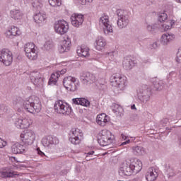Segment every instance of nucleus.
I'll return each instance as SVG.
<instances>
[{
	"label": "nucleus",
	"instance_id": "obj_1",
	"mask_svg": "<svg viewBox=\"0 0 181 181\" xmlns=\"http://www.w3.org/2000/svg\"><path fill=\"white\" fill-rule=\"evenodd\" d=\"M114 135L107 129L102 130L98 136V142L101 146H107L114 142Z\"/></svg>",
	"mask_w": 181,
	"mask_h": 181
},
{
	"label": "nucleus",
	"instance_id": "obj_2",
	"mask_svg": "<svg viewBox=\"0 0 181 181\" xmlns=\"http://www.w3.org/2000/svg\"><path fill=\"white\" fill-rule=\"evenodd\" d=\"M54 110L57 114H62V115H70L73 110L71 107L67 103H63L62 100H58L54 105Z\"/></svg>",
	"mask_w": 181,
	"mask_h": 181
},
{
	"label": "nucleus",
	"instance_id": "obj_3",
	"mask_svg": "<svg viewBox=\"0 0 181 181\" xmlns=\"http://www.w3.org/2000/svg\"><path fill=\"white\" fill-rule=\"evenodd\" d=\"M24 52L25 56L30 60H36L37 59V51L36 50V45L33 42H28L24 46Z\"/></svg>",
	"mask_w": 181,
	"mask_h": 181
},
{
	"label": "nucleus",
	"instance_id": "obj_4",
	"mask_svg": "<svg viewBox=\"0 0 181 181\" xmlns=\"http://www.w3.org/2000/svg\"><path fill=\"white\" fill-rule=\"evenodd\" d=\"M20 136L22 142L25 145V146H28V145H32L36 138L35 132L30 129L25 130Z\"/></svg>",
	"mask_w": 181,
	"mask_h": 181
},
{
	"label": "nucleus",
	"instance_id": "obj_5",
	"mask_svg": "<svg viewBox=\"0 0 181 181\" xmlns=\"http://www.w3.org/2000/svg\"><path fill=\"white\" fill-rule=\"evenodd\" d=\"M110 84L112 87H118L120 90H124L127 86V80L119 75L114 74L110 77Z\"/></svg>",
	"mask_w": 181,
	"mask_h": 181
},
{
	"label": "nucleus",
	"instance_id": "obj_6",
	"mask_svg": "<svg viewBox=\"0 0 181 181\" xmlns=\"http://www.w3.org/2000/svg\"><path fill=\"white\" fill-rule=\"evenodd\" d=\"M99 25L103 28L105 35L112 33V25L110 24V17L108 16H102L99 19Z\"/></svg>",
	"mask_w": 181,
	"mask_h": 181
},
{
	"label": "nucleus",
	"instance_id": "obj_7",
	"mask_svg": "<svg viewBox=\"0 0 181 181\" xmlns=\"http://www.w3.org/2000/svg\"><path fill=\"white\" fill-rule=\"evenodd\" d=\"M0 62L4 64L5 66H11L13 62L12 52L6 49H3L0 51Z\"/></svg>",
	"mask_w": 181,
	"mask_h": 181
},
{
	"label": "nucleus",
	"instance_id": "obj_8",
	"mask_svg": "<svg viewBox=\"0 0 181 181\" xmlns=\"http://www.w3.org/2000/svg\"><path fill=\"white\" fill-rule=\"evenodd\" d=\"M137 95L139 100L146 104L151 100V91L146 86H141L137 90Z\"/></svg>",
	"mask_w": 181,
	"mask_h": 181
},
{
	"label": "nucleus",
	"instance_id": "obj_9",
	"mask_svg": "<svg viewBox=\"0 0 181 181\" xmlns=\"http://www.w3.org/2000/svg\"><path fill=\"white\" fill-rule=\"evenodd\" d=\"M76 81H77V79L75 77L68 76L64 78L63 84L68 91H76L77 90Z\"/></svg>",
	"mask_w": 181,
	"mask_h": 181
},
{
	"label": "nucleus",
	"instance_id": "obj_10",
	"mask_svg": "<svg viewBox=\"0 0 181 181\" xmlns=\"http://www.w3.org/2000/svg\"><path fill=\"white\" fill-rule=\"evenodd\" d=\"M55 32L59 35H64L69 30V23L64 20H60L55 23Z\"/></svg>",
	"mask_w": 181,
	"mask_h": 181
},
{
	"label": "nucleus",
	"instance_id": "obj_11",
	"mask_svg": "<svg viewBox=\"0 0 181 181\" xmlns=\"http://www.w3.org/2000/svg\"><path fill=\"white\" fill-rule=\"evenodd\" d=\"M96 81L97 78H95V76L90 72H84L81 74V81L85 84V86L93 84V83H95Z\"/></svg>",
	"mask_w": 181,
	"mask_h": 181
},
{
	"label": "nucleus",
	"instance_id": "obj_12",
	"mask_svg": "<svg viewBox=\"0 0 181 181\" xmlns=\"http://www.w3.org/2000/svg\"><path fill=\"white\" fill-rule=\"evenodd\" d=\"M134 173L131 163L124 161L119 170V174L121 176H131Z\"/></svg>",
	"mask_w": 181,
	"mask_h": 181
},
{
	"label": "nucleus",
	"instance_id": "obj_13",
	"mask_svg": "<svg viewBox=\"0 0 181 181\" xmlns=\"http://www.w3.org/2000/svg\"><path fill=\"white\" fill-rule=\"evenodd\" d=\"M32 121L30 119H26L23 117L17 118L15 122V125L17 128L20 129H25V128H29Z\"/></svg>",
	"mask_w": 181,
	"mask_h": 181
},
{
	"label": "nucleus",
	"instance_id": "obj_14",
	"mask_svg": "<svg viewBox=\"0 0 181 181\" xmlns=\"http://www.w3.org/2000/svg\"><path fill=\"white\" fill-rule=\"evenodd\" d=\"M71 22L73 26L78 28V26H81L84 22V16L82 14H74L71 17Z\"/></svg>",
	"mask_w": 181,
	"mask_h": 181
},
{
	"label": "nucleus",
	"instance_id": "obj_15",
	"mask_svg": "<svg viewBox=\"0 0 181 181\" xmlns=\"http://www.w3.org/2000/svg\"><path fill=\"white\" fill-rule=\"evenodd\" d=\"M71 47V40L69 37H65L62 42L61 47H59V53H66L69 52Z\"/></svg>",
	"mask_w": 181,
	"mask_h": 181
},
{
	"label": "nucleus",
	"instance_id": "obj_16",
	"mask_svg": "<svg viewBox=\"0 0 181 181\" xmlns=\"http://www.w3.org/2000/svg\"><path fill=\"white\" fill-rule=\"evenodd\" d=\"M42 143L44 146L49 148L51 145H57V144H59V139L57 137L48 136L42 139Z\"/></svg>",
	"mask_w": 181,
	"mask_h": 181
},
{
	"label": "nucleus",
	"instance_id": "obj_17",
	"mask_svg": "<svg viewBox=\"0 0 181 181\" xmlns=\"http://www.w3.org/2000/svg\"><path fill=\"white\" fill-rule=\"evenodd\" d=\"M66 71H67V69H64L59 72H56L55 74H52L48 82L49 86H55L56 83H57V78L60 77V74H64Z\"/></svg>",
	"mask_w": 181,
	"mask_h": 181
},
{
	"label": "nucleus",
	"instance_id": "obj_18",
	"mask_svg": "<svg viewBox=\"0 0 181 181\" xmlns=\"http://www.w3.org/2000/svg\"><path fill=\"white\" fill-rule=\"evenodd\" d=\"M23 105L25 111L33 114V96L23 101Z\"/></svg>",
	"mask_w": 181,
	"mask_h": 181
},
{
	"label": "nucleus",
	"instance_id": "obj_19",
	"mask_svg": "<svg viewBox=\"0 0 181 181\" xmlns=\"http://www.w3.org/2000/svg\"><path fill=\"white\" fill-rule=\"evenodd\" d=\"M90 49L86 45L78 47L76 52L81 57H88L90 56Z\"/></svg>",
	"mask_w": 181,
	"mask_h": 181
},
{
	"label": "nucleus",
	"instance_id": "obj_20",
	"mask_svg": "<svg viewBox=\"0 0 181 181\" xmlns=\"http://www.w3.org/2000/svg\"><path fill=\"white\" fill-rule=\"evenodd\" d=\"M134 173H139L142 170V162L136 159L130 163Z\"/></svg>",
	"mask_w": 181,
	"mask_h": 181
},
{
	"label": "nucleus",
	"instance_id": "obj_21",
	"mask_svg": "<svg viewBox=\"0 0 181 181\" xmlns=\"http://www.w3.org/2000/svg\"><path fill=\"white\" fill-rule=\"evenodd\" d=\"M156 177H158V173L153 168H150L146 174V180L155 181L156 180Z\"/></svg>",
	"mask_w": 181,
	"mask_h": 181
},
{
	"label": "nucleus",
	"instance_id": "obj_22",
	"mask_svg": "<svg viewBox=\"0 0 181 181\" xmlns=\"http://www.w3.org/2000/svg\"><path fill=\"white\" fill-rule=\"evenodd\" d=\"M175 39V35L165 33L163 34L160 37V43L163 46H166L170 42H172Z\"/></svg>",
	"mask_w": 181,
	"mask_h": 181
},
{
	"label": "nucleus",
	"instance_id": "obj_23",
	"mask_svg": "<svg viewBox=\"0 0 181 181\" xmlns=\"http://www.w3.org/2000/svg\"><path fill=\"white\" fill-rule=\"evenodd\" d=\"M72 104H75V105H83V107H89L90 101L84 98H76L72 99Z\"/></svg>",
	"mask_w": 181,
	"mask_h": 181
},
{
	"label": "nucleus",
	"instance_id": "obj_24",
	"mask_svg": "<svg viewBox=\"0 0 181 181\" xmlns=\"http://www.w3.org/2000/svg\"><path fill=\"white\" fill-rule=\"evenodd\" d=\"M151 82L153 83V86L156 91L163 90V87L165 86L163 81L157 78H153L151 79Z\"/></svg>",
	"mask_w": 181,
	"mask_h": 181
},
{
	"label": "nucleus",
	"instance_id": "obj_25",
	"mask_svg": "<svg viewBox=\"0 0 181 181\" xmlns=\"http://www.w3.org/2000/svg\"><path fill=\"white\" fill-rule=\"evenodd\" d=\"M25 149H26V146L19 143L13 144L11 147L12 153H15L16 155L18 153H22L23 152H25Z\"/></svg>",
	"mask_w": 181,
	"mask_h": 181
},
{
	"label": "nucleus",
	"instance_id": "obj_26",
	"mask_svg": "<svg viewBox=\"0 0 181 181\" xmlns=\"http://www.w3.org/2000/svg\"><path fill=\"white\" fill-rule=\"evenodd\" d=\"M108 116L105 113L98 115L96 118V121L100 127H105L107 122H108Z\"/></svg>",
	"mask_w": 181,
	"mask_h": 181
},
{
	"label": "nucleus",
	"instance_id": "obj_27",
	"mask_svg": "<svg viewBox=\"0 0 181 181\" xmlns=\"http://www.w3.org/2000/svg\"><path fill=\"white\" fill-rule=\"evenodd\" d=\"M128 23H129V19H128V17L118 18L117 19V26L119 29L127 28V26H128Z\"/></svg>",
	"mask_w": 181,
	"mask_h": 181
},
{
	"label": "nucleus",
	"instance_id": "obj_28",
	"mask_svg": "<svg viewBox=\"0 0 181 181\" xmlns=\"http://www.w3.org/2000/svg\"><path fill=\"white\" fill-rule=\"evenodd\" d=\"M33 107L34 108L33 112H40L42 110V103L39 100V98L33 96Z\"/></svg>",
	"mask_w": 181,
	"mask_h": 181
},
{
	"label": "nucleus",
	"instance_id": "obj_29",
	"mask_svg": "<svg viewBox=\"0 0 181 181\" xmlns=\"http://www.w3.org/2000/svg\"><path fill=\"white\" fill-rule=\"evenodd\" d=\"M135 66V62L131 59L124 58L123 60V67L125 70H131Z\"/></svg>",
	"mask_w": 181,
	"mask_h": 181
},
{
	"label": "nucleus",
	"instance_id": "obj_30",
	"mask_svg": "<svg viewBox=\"0 0 181 181\" xmlns=\"http://www.w3.org/2000/svg\"><path fill=\"white\" fill-rule=\"evenodd\" d=\"M10 13L11 17L13 18V19H15V21L22 19V16H23V13H22V11L18 9H13L11 11Z\"/></svg>",
	"mask_w": 181,
	"mask_h": 181
},
{
	"label": "nucleus",
	"instance_id": "obj_31",
	"mask_svg": "<svg viewBox=\"0 0 181 181\" xmlns=\"http://www.w3.org/2000/svg\"><path fill=\"white\" fill-rule=\"evenodd\" d=\"M21 34V30L16 26H12L11 30L6 32L8 37H11V36H20Z\"/></svg>",
	"mask_w": 181,
	"mask_h": 181
},
{
	"label": "nucleus",
	"instance_id": "obj_32",
	"mask_svg": "<svg viewBox=\"0 0 181 181\" xmlns=\"http://www.w3.org/2000/svg\"><path fill=\"white\" fill-rule=\"evenodd\" d=\"M105 45H107V42H105V40L102 36H100L96 40V49L97 50H102L103 47H105Z\"/></svg>",
	"mask_w": 181,
	"mask_h": 181
},
{
	"label": "nucleus",
	"instance_id": "obj_33",
	"mask_svg": "<svg viewBox=\"0 0 181 181\" xmlns=\"http://www.w3.org/2000/svg\"><path fill=\"white\" fill-rule=\"evenodd\" d=\"M46 18H47L46 14L40 12L34 16V21L36 23H42L46 21Z\"/></svg>",
	"mask_w": 181,
	"mask_h": 181
},
{
	"label": "nucleus",
	"instance_id": "obj_34",
	"mask_svg": "<svg viewBox=\"0 0 181 181\" xmlns=\"http://www.w3.org/2000/svg\"><path fill=\"white\" fill-rule=\"evenodd\" d=\"M132 152L136 156H141L145 153V149L142 146H134L132 147Z\"/></svg>",
	"mask_w": 181,
	"mask_h": 181
},
{
	"label": "nucleus",
	"instance_id": "obj_35",
	"mask_svg": "<svg viewBox=\"0 0 181 181\" xmlns=\"http://www.w3.org/2000/svg\"><path fill=\"white\" fill-rule=\"evenodd\" d=\"M24 101L25 100H23V99H22L21 97L15 98L12 102L13 107H15L16 108L22 107V104H23Z\"/></svg>",
	"mask_w": 181,
	"mask_h": 181
},
{
	"label": "nucleus",
	"instance_id": "obj_36",
	"mask_svg": "<svg viewBox=\"0 0 181 181\" xmlns=\"http://www.w3.org/2000/svg\"><path fill=\"white\" fill-rule=\"evenodd\" d=\"M70 136L73 138L83 136V133L80 132L79 129H72L69 134Z\"/></svg>",
	"mask_w": 181,
	"mask_h": 181
},
{
	"label": "nucleus",
	"instance_id": "obj_37",
	"mask_svg": "<svg viewBox=\"0 0 181 181\" xmlns=\"http://www.w3.org/2000/svg\"><path fill=\"white\" fill-rule=\"evenodd\" d=\"M1 176L2 177H16V176H19V174L16 172L3 171L1 172Z\"/></svg>",
	"mask_w": 181,
	"mask_h": 181
},
{
	"label": "nucleus",
	"instance_id": "obj_38",
	"mask_svg": "<svg viewBox=\"0 0 181 181\" xmlns=\"http://www.w3.org/2000/svg\"><path fill=\"white\" fill-rule=\"evenodd\" d=\"M40 77H42V75H40V72L39 71H33L30 74L31 81H35V80H37L40 78Z\"/></svg>",
	"mask_w": 181,
	"mask_h": 181
},
{
	"label": "nucleus",
	"instance_id": "obj_39",
	"mask_svg": "<svg viewBox=\"0 0 181 181\" xmlns=\"http://www.w3.org/2000/svg\"><path fill=\"white\" fill-rule=\"evenodd\" d=\"M32 83L36 87H42L43 86V78L41 76L35 81H32Z\"/></svg>",
	"mask_w": 181,
	"mask_h": 181
},
{
	"label": "nucleus",
	"instance_id": "obj_40",
	"mask_svg": "<svg viewBox=\"0 0 181 181\" xmlns=\"http://www.w3.org/2000/svg\"><path fill=\"white\" fill-rule=\"evenodd\" d=\"M49 4L51 6H60L62 0H49Z\"/></svg>",
	"mask_w": 181,
	"mask_h": 181
},
{
	"label": "nucleus",
	"instance_id": "obj_41",
	"mask_svg": "<svg viewBox=\"0 0 181 181\" xmlns=\"http://www.w3.org/2000/svg\"><path fill=\"white\" fill-rule=\"evenodd\" d=\"M32 5L33 8H36V9H40L42 8L40 0H33Z\"/></svg>",
	"mask_w": 181,
	"mask_h": 181
},
{
	"label": "nucleus",
	"instance_id": "obj_42",
	"mask_svg": "<svg viewBox=\"0 0 181 181\" xmlns=\"http://www.w3.org/2000/svg\"><path fill=\"white\" fill-rule=\"evenodd\" d=\"M69 141L71 142L74 145H78L81 142L80 137H69Z\"/></svg>",
	"mask_w": 181,
	"mask_h": 181
},
{
	"label": "nucleus",
	"instance_id": "obj_43",
	"mask_svg": "<svg viewBox=\"0 0 181 181\" xmlns=\"http://www.w3.org/2000/svg\"><path fill=\"white\" fill-rule=\"evenodd\" d=\"M168 19V14L165 13H161L158 14V21L159 22H165Z\"/></svg>",
	"mask_w": 181,
	"mask_h": 181
},
{
	"label": "nucleus",
	"instance_id": "obj_44",
	"mask_svg": "<svg viewBox=\"0 0 181 181\" xmlns=\"http://www.w3.org/2000/svg\"><path fill=\"white\" fill-rule=\"evenodd\" d=\"M112 108L113 112H115V113L117 112L119 113L120 111L122 110V107L118 104L113 105Z\"/></svg>",
	"mask_w": 181,
	"mask_h": 181
},
{
	"label": "nucleus",
	"instance_id": "obj_45",
	"mask_svg": "<svg viewBox=\"0 0 181 181\" xmlns=\"http://www.w3.org/2000/svg\"><path fill=\"white\" fill-rule=\"evenodd\" d=\"M165 169H166L169 176H173L175 175L174 170H173V168H170V165H166Z\"/></svg>",
	"mask_w": 181,
	"mask_h": 181
},
{
	"label": "nucleus",
	"instance_id": "obj_46",
	"mask_svg": "<svg viewBox=\"0 0 181 181\" xmlns=\"http://www.w3.org/2000/svg\"><path fill=\"white\" fill-rule=\"evenodd\" d=\"M116 13L118 18H127V16L125 15V12L124 10L118 9L116 11Z\"/></svg>",
	"mask_w": 181,
	"mask_h": 181
},
{
	"label": "nucleus",
	"instance_id": "obj_47",
	"mask_svg": "<svg viewBox=\"0 0 181 181\" xmlns=\"http://www.w3.org/2000/svg\"><path fill=\"white\" fill-rule=\"evenodd\" d=\"M44 47L45 49H46V50H50V49L53 47V44L52 43V42L47 41L45 42Z\"/></svg>",
	"mask_w": 181,
	"mask_h": 181
},
{
	"label": "nucleus",
	"instance_id": "obj_48",
	"mask_svg": "<svg viewBox=\"0 0 181 181\" xmlns=\"http://www.w3.org/2000/svg\"><path fill=\"white\" fill-rule=\"evenodd\" d=\"M177 63H181V47L178 49L176 57Z\"/></svg>",
	"mask_w": 181,
	"mask_h": 181
},
{
	"label": "nucleus",
	"instance_id": "obj_49",
	"mask_svg": "<svg viewBox=\"0 0 181 181\" xmlns=\"http://www.w3.org/2000/svg\"><path fill=\"white\" fill-rule=\"evenodd\" d=\"M0 111L2 112H8V106L4 104L0 105Z\"/></svg>",
	"mask_w": 181,
	"mask_h": 181
},
{
	"label": "nucleus",
	"instance_id": "obj_50",
	"mask_svg": "<svg viewBox=\"0 0 181 181\" xmlns=\"http://www.w3.org/2000/svg\"><path fill=\"white\" fill-rule=\"evenodd\" d=\"M160 124L161 125H167V124H169V119L168 118L163 119L160 121Z\"/></svg>",
	"mask_w": 181,
	"mask_h": 181
},
{
	"label": "nucleus",
	"instance_id": "obj_51",
	"mask_svg": "<svg viewBox=\"0 0 181 181\" xmlns=\"http://www.w3.org/2000/svg\"><path fill=\"white\" fill-rule=\"evenodd\" d=\"M78 2L81 4V5H86L87 2H93V0H78Z\"/></svg>",
	"mask_w": 181,
	"mask_h": 181
},
{
	"label": "nucleus",
	"instance_id": "obj_52",
	"mask_svg": "<svg viewBox=\"0 0 181 181\" xmlns=\"http://www.w3.org/2000/svg\"><path fill=\"white\" fill-rule=\"evenodd\" d=\"M7 144L6 141L2 140V139L0 138V148H5V146Z\"/></svg>",
	"mask_w": 181,
	"mask_h": 181
},
{
	"label": "nucleus",
	"instance_id": "obj_53",
	"mask_svg": "<svg viewBox=\"0 0 181 181\" xmlns=\"http://www.w3.org/2000/svg\"><path fill=\"white\" fill-rule=\"evenodd\" d=\"M37 151L38 155H40V156H46V154H45V153L42 152V151H40V148H37Z\"/></svg>",
	"mask_w": 181,
	"mask_h": 181
},
{
	"label": "nucleus",
	"instance_id": "obj_54",
	"mask_svg": "<svg viewBox=\"0 0 181 181\" xmlns=\"http://www.w3.org/2000/svg\"><path fill=\"white\" fill-rule=\"evenodd\" d=\"M173 25V23H172V21H170V25L168 24H164L163 26H165V29H170V28H172V25Z\"/></svg>",
	"mask_w": 181,
	"mask_h": 181
},
{
	"label": "nucleus",
	"instance_id": "obj_55",
	"mask_svg": "<svg viewBox=\"0 0 181 181\" xmlns=\"http://www.w3.org/2000/svg\"><path fill=\"white\" fill-rule=\"evenodd\" d=\"M159 47V44L158 43V42H155L152 45L153 49H157V47Z\"/></svg>",
	"mask_w": 181,
	"mask_h": 181
},
{
	"label": "nucleus",
	"instance_id": "obj_56",
	"mask_svg": "<svg viewBox=\"0 0 181 181\" xmlns=\"http://www.w3.org/2000/svg\"><path fill=\"white\" fill-rule=\"evenodd\" d=\"M154 29H155V28H153V26H152V25L147 26V30H148V32H152V31H153Z\"/></svg>",
	"mask_w": 181,
	"mask_h": 181
},
{
	"label": "nucleus",
	"instance_id": "obj_57",
	"mask_svg": "<svg viewBox=\"0 0 181 181\" xmlns=\"http://www.w3.org/2000/svg\"><path fill=\"white\" fill-rule=\"evenodd\" d=\"M107 56H108L109 59H114V52H109L107 54Z\"/></svg>",
	"mask_w": 181,
	"mask_h": 181
},
{
	"label": "nucleus",
	"instance_id": "obj_58",
	"mask_svg": "<svg viewBox=\"0 0 181 181\" xmlns=\"http://www.w3.org/2000/svg\"><path fill=\"white\" fill-rule=\"evenodd\" d=\"M131 142V140H127L126 141L122 143V145H127V144H129Z\"/></svg>",
	"mask_w": 181,
	"mask_h": 181
},
{
	"label": "nucleus",
	"instance_id": "obj_59",
	"mask_svg": "<svg viewBox=\"0 0 181 181\" xmlns=\"http://www.w3.org/2000/svg\"><path fill=\"white\" fill-rule=\"evenodd\" d=\"M90 155H94V151H89L88 153H87L88 156H90Z\"/></svg>",
	"mask_w": 181,
	"mask_h": 181
},
{
	"label": "nucleus",
	"instance_id": "obj_60",
	"mask_svg": "<svg viewBox=\"0 0 181 181\" xmlns=\"http://www.w3.org/2000/svg\"><path fill=\"white\" fill-rule=\"evenodd\" d=\"M86 160H93V159H94V158H90L88 156H86Z\"/></svg>",
	"mask_w": 181,
	"mask_h": 181
},
{
	"label": "nucleus",
	"instance_id": "obj_61",
	"mask_svg": "<svg viewBox=\"0 0 181 181\" xmlns=\"http://www.w3.org/2000/svg\"><path fill=\"white\" fill-rule=\"evenodd\" d=\"M122 139H124L125 141V139H127V136H125V134H122Z\"/></svg>",
	"mask_w": 181,
	"mask_h": 181
},
{
	"label": "nucleus",
	"instance_id": "obj_62",
	"mask_svg": "<svg viewBox=\"0 0 181 181\" xmlns=\"http://www.w3.org/2000/svg\"><path fill=\"white\" fill-rule=\"evenodd\" d=\"M132 110H136V107H135V105H132Z\"/></svg>",
	"mask_w": 181,
	"mask_h": 181
},
{
	"label": "nucleus",
	"instance_id": "obj_63",
	"mask_svg": "<svg viewBox=\"0 0 181 181\" xmlns=\"http://www.w3.org/2000/svg\"><path fill=\"white\" fill-rule=\"evenodd\" d=\"M178 4H181V0H175Z\"/></svg>",
	"mask_w": 181,
	"mask_h": 181
}]
</instances>
